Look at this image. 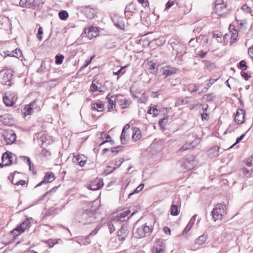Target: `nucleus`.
<instances>
[{"mask_svg": "<svg viewBox=\"0 0 253 253\" xmlns=\"http://www.w3.org/2000/svg\"><path fill=\"white\" fill-rule=\"evenodd\" d=\"M106 99L107 101V111L108 112H111L115 110L116 106V101L115 99V96L109 93L106 96Z\"/></svg>", "mask_w": 253, "mask_h": 253, "instance_id": "nucleus-11", "label": "nucleus"}, {"mask_svg": "<svg viewBox=\"0 0 253 253\" xmlns=\"http://www.w3.org/2000/svg\"><path fill=\"white\" fill-rule=\"evenodd\" d=\"M163 230L165 233L167 234L170 235V229L167 226H165L163 228Z\"/></svg>", "mask_w": 253, "mask_h": 253, "instance_id": "nucleus-63", "label": "nucleus"}, {"mask_svg": "<svg viewBox=\"0 0 253 253\" xmlns=\"http://www.w3.org/2000/svg\"><path fill=\"white\" fill-rule=\"evenodd\" d=\"M116 104L121 107L122 109L127 108L129 106V103L127 99L122 95L120 94L115 95Z\"/></svg>", "mask_w": 253, "mask_h": 253, "instance_id": "nucleus-15", "label": "nucleus"}, {"mask_svg": "<svg viewBox=\"0 0 253 253\" xmlns=\"http://www.w3.org/2000/svg\"><path fill=\"white\" fill-rule=\"evenodd\" d=\"M95 57V55H93L91 58L89 60H87L85 61V63L84 64V65L83 66V68H85L88 65H89L91 62V61L93 59H94V58Z\"/></svg>", "mask_w": 253, "mask_h": 253, "instance_id": "nucleus-58", "label": "nucleus"}, {"mask_svg": "<svg viewBox=\"0 0 253 253\" xmlns=\"http://www.w3.org/2000/svg\"><path fill=\"white\" fill-rule=\"evenodd\" d=\"M241 75L246 81L248 80L251 77L250 75H249L248 73L245 72H241Z\"/></svg>", "mask_w": 253, "mask_h": 253, "instance_id": "nucleus-55", "label": "nucleus"}, {"mask_svg": "<svg viewBox=\"0 0 253 253\" xmlns=\"http://www.w3.org/2000/svg\"><path fill=\"white\" fill-rule=\"evenodd\" d=\"M230 31L231 33L230 39L232 42H234L237 39L238 36V33L237 30L235 29L234 26H230Z\"/></svg>", "mask_w": 253, "mask_h": 253, "instance_id": "nucleus-33", "label": "nucleus"}, {"mask_svg": "<svg viewBox=\"0 0 253 253\" xmlns=\"http://www.w3.org/2000/svg\"><path fill=\"white\" fill-rule=\"evenodd\" d=\"M91 109L93 112H101L104 110V103L100 100H96L92 101L90 104Z\"/></svg>", "mask_w": 253, "mask_h": 253, "instance_id": "nucleus-10", "label": "nucleus"}, {"mask_svg": "<svg viewBox=\"0 0 253 253\" xmlns=\"http://www.w3.org/2000/svg\"><path fill=\"white\" fill-rule=\"evenodd\" d=\"M144 184H140L139 186L137 187V188L135 189V190L128 194V197L130 198L131 196L135 193H138L141 191L144 188Z\"/></svg>", "mask_w": 253, "mask_h": 253, "instance_id": "nucleus-42", "label": "nucleus"}, {"mask_svg": "<svg viewBox=\"0 0 253 253\" xmlns=\"http://www.w3.org/2000/svg\"><path fill=\"white\" fill-rule=\"evenodd\" d=\"M112 20L115 25L120 29H123L125 27V19L123 17L118 15H114L112 17Z\"/></svg>", "mask_w": 253, "mask_h": 253, "instance_id": "nucleus-19", "label": "nucleus"}, {"mask_svg": "<svg viewBox=\"0 0 253 253\" xmlns=\"http://www.w3.org/2000/svg\"><path fill=\"white\" fill-rule=\"evenodd\" d=\"M103 185V182L101 179H95L90 183L89 187L92 190H97L101 188Z\"/></svg>", "mask_w": 253, "mask_h": 253, "instance_id": "nucleus-23", "label": "nucleus"}, {"mask_svg": "<svg viewBox=\"0 0 253 253\" xmlns=\"http://www.w3.org/2000/svg\"><path fill=\"white\" fill-rule=\"evenodd\" d=\"M207 54V52H204V51H200L198 53V55L201 58H204Z\"/></svg>", "mask_w": 253, "mask_h": 253, "instance_id": "nucleus-60", "label": "nucleus"}, {"mask_svg": "<svg viewBox=\"0 0 253 253\" xmlns=\"http://www.w3.org/2000/svg\"><path fill=\"white\" fill-rule=\"evenodd\" d=\"M144 7H148L149 5V1H138Z\"/></svg>", "mask_w": 253, "mask_h": 253, "instance_id": "nucleus-56", "label": "nucleus"}, {"mask_svg": "<svg viewBox=\"0 0 253 253\" xmlns=\"http://www.w3.org/2000/svg\"><path fill=\"white\" fill-rule=\"evenodd\" d=\"M225 208L224 203H218L214 206L212 211V218L214 221L222 219V215L225 212Z\"/></svg>", "mask_w": 253, "mask_h": 253, "instance_id": "nucleus-2", "label": "nucleus"}, {"mask_svg": "<svg viewBox=\"0 0 253 253\" xmlns=\"http://www.w3.org/2000/svg\"><path fill=\"white\" fill-rule=\"evenodd\" d=\"M154 253H165V243L160 239L157 240L154 246Z\"/></svg>", "mask_w": 253, "mask_h": 253, "instance_id": "nucleus-18", "label": "nucleus"}, {"mask_svg": "<svg viewBox=\"0 0 253 253\" xmlns=\"http://www.w3.org/2000/svg\"><path fill=\"white\" fill-rule=\"evenodd\" d=\"M124 159L123 158L119 157L116 158L114 160V167L113 169H116L118 168L121 165V164L124 162Z\"/></svg>", "mask_w": 253, "mask_h": 253, "instance_id": "nucleus-36", "label": "nucleus"}, {"mask_svg": "<svg viewBox=\"0 0 253 253\" xmlns=\"http://www.w3.org/2000/svg\"><path fill=\"white\" fill-rule=\"evenodd\" d=\"M59 18L63 20H66L69 17V14L66 11L63 10L59 12Z\"/></svg>", "mask_w": 253, "mask_h": 253, "instance_id": "nucleus-43", "label": "nucleus"}, {"mask_svg": "<svg viewBox=\"0 0 253 253\" xmlns=\"http://www.w3.org/2000/svg\"><path fill=\"white\" fill-rule=\"evenodd\" d=\"M246 135V133L244 134H242L241 136H240L239 137L237 138V139H236V142L233 144L230 147V148H231L232 147H233L234 146H235L237 144H238V143H239L243 139V138L244 137L245 135Z\"/></svg>", "mask_w": 253, "mask_h": 253, "instance_id": "nucleus-54", "label": "nucleus"}, {"mask_svg": "<svg viewBox=\"0 0 253 253\" xmlns=\"http://www.w3.org/2000/svg\"><path fill=\"white\" fill-rule=\"evenodd\" d=\"M239 68L243 70H246L247 69L248 66L245 60H242L240 62Z\"/></svg>", "mask_w": 253, "mask_h": 253, "instance_id": "nucleus-51", "label": "nucleus"}, {"mask_svg": "<svg viewBox=\"0 0 253 253\" xmlns=\"http://www.w3.org/2000/svg\"><path fill=\"white\" fill-rule=\"evenodd\" d=\"M146 66L149 72L152 73L155 69L156 64L153 61H149L146 63Z\"/></svg>", "mask_w": 253, "mask_h": 253, "instance_id": "nucleus-37", "label": "nucleus"}, {"mask_svg": "<svg viewBox=\"0 0 253 253\" xmlns=\"http://www.w3.org/2000/svg\"><path fill=\"white\" fill-rule=\"evenodd\" d=\"M205 64L207 69L209 70H213L216 67L215 64L214 63L209 61H206Z\"/></svg>", "mask_w": 253, "mask_h": 253, "instance_id": "nucleus-46", "label": "nucleus"}, {"mask_svg": "<svg viewBox=\"0 0 253 253\" xmlns=\"http://www.w3.org/2000/svg\"><path fill=\"white\" fill-rule=\"evenodd\" d=\"M15 158L14 155L9 151L4 153L1 157L2 162L0 163V167L2 168L4 166L11 165Z\"/></svg>", "mask_w": 253, "mask_h": 253, "instance_id": "nucleus-6", "label": "nucleus"}, {"mask_svg": "<svg viewBox=\"0 0 253 253\" xmlns=\"http://www.w3.org/2000/svg\"><path fill=\"white\" fill-rule=\"evenodd\" d=\"M207 240V237L204 235L199 236L195 240V243L198 245H201L204 243Z\"/></svg>", "mask_w": 253, "mask_h": 253, "instance_id": "nucleus-39", "label": "nucleus"}, {"mask_svg": "<svg viewBox=\"0 0 253 253\" xmlns=\"http://www.w3.org/2000/svg\"><path fill=\"white\" fill-rule=\"evenodd\" d=\"M193 226V223L189 222L183 231V234H187L189 231L191 229Z\"/></svg>", "mask_w": 253, "mask_h": 253, "instance_id": "nucleus-50", "label": "nucleus"}, {"mask_svg": "<svg viewBox=\"0 0 253 253\" xmlns=\"http://www.w3.org/2000/svg\"><path fill=\"white\" fill-rule=\"evenodd\" d=\"M64 56L63 55H58L55 56V63L58 65L61 64L63 63Z\"/></svg>", "mask_w": 253, "mask_h": 253, "instance_id": "nucleus-45", "label": "nucleus"}, {"mask_svg": "<svg viewBox=\"0 0 253 253\" xmlns=\"http://www.w3.org/2000/svg\"><path fill=\"white\" fill-rule=\"evenodd\" d=\"M81 11L87 18L90 19L95 17L98 13V10L96 7L90 6H82Z\"/></svg>", "mask_w": 253, "mask_h": 253, "instance_id": "nucleus-4", "label": "nucleus"}, {"mask_svg": "<svg viewBox=\"0 0 253 253\" xmlns=\"http://www.w3.org/2000/svg\"><path fill=\"white\" fill-rule=\"evenodd\" d=\"M23 174L17 171H14L9 176V179L11 180L12 183L14 184L16 182L21 179Z\"/></svg>", "mask_w": 253, "mask_h": 253, "instance_id": "nucleus-27", "label": "nucleus"}, {"mask_svg": "<svg viewBox=\"0 0 253 253\" xmlns=\"http://www.w3.org/2000/svg\"><path fill=\"white\" fill-rule=\"evenodd\" d=\"M17 1L18 2V4L16 3L15 4L17 5H20L22 7L33 9L35 7V5L34 4L33 2H30V1Z\"/></svg>", "mask_w": 253, "mask_h": 253, "instance_id": "nucleus-31", "label": "nucleus"}, {"mask_svg": "<svg viewBox=\"0 0 253 253\" xmlns=\"http://www.w3.org/2000/svg\"><path fill=\"white\" fill-rule=\"evenodd\" d=\"M181 167L186 170H191L194 168L193 162L189 161L188 159H185L181 165Z\"/></svg>", "mask_w": 253, "mask_h": 253, "instance_id": "nucleus-30", "label": "nucleus"}, {"mask_svg": "<svg viewBox=\"0 0 253 253\" xmlns=\"http://www.w3.org/2000/svg\"><path fill=\"white\" fill-rule=\"evenodd\" d=\"M6 21V18L2 16H0V29H2L3 28V25L4 22Z\"/></svg>", "mask_w": 253, "mask_h": 253, "instance_id": "nucleus-53", "label": "nucleus"}, {"mask_svg": "<svg viewBox=\"0 0 253 253\" xmlns=\"http://www.w3.org/2000/svg\"><path fill=\"white\" fill-rule=\"evenodd\" d=\"M153 230V225L150 223H146L139 227H137L134 232V235L137 238L145 237L146 234L150 233Z\"/></svg>", "mask_w": 253, "mask_h": 253, "instance_id": "nucleus-1", "label": "nucleus"}, {"mask_svg": "<svg viewBox=\"0 0 253 253\" xmlns=\"http://www.w3.org/2000/svg\"><path fill=\"white\" fill-rule=\"evenodd\" d=\"M132 140L134 141L138 140L141 138V131L136 127H132L130 129Z\"/></svg>", "mask_w": 253, "mask_h": 253, "instance_id": "nucleus-22", "label": "nucleus"}, {"mask_svg": "<svg viewBox=\"0 0 253 253\" xmlns=\"http://www.w3.org/2000/svg\"><path fill=\"white\" fill-rule=\"evenodd\" d=\"M55 179V176L54 174L51 171L45 173L43 179L42 181L37 186L41 185L44 183H50L54 181Z\"/></svg>", "mask_w": 253, "mask_h": 253, "instance_id": "nucleus-25", "label": "nucleus"}, {"mask_svg": "<svg viewBox=\"0 0 253 253\" xmlns=\"http://www.w3.org/2000/svg\"><path fill=\"white\" fill-rule=\"evenodd\" d=\"M128 234V231L126 226H122L118 232L119 240L124 241L126 239Z\"/></svg>", "mask_w": 253, "mask_h": 253, "instance_id": "nucleus-26", "label": "nucleus"}, {"mask_svg": "<svg viewBox=\"0 0 253 253\" xmlns=\"http://www.w3.org/2000/svg\"><path fill=\"white\" fill-rule=\"evenodd\" d=\"M130 128V126L129 124L126 125L122 130V134L121 135V140L122 143H124V141L125 142L126 140L129 137V135L126 133V131L128 130Z\"/></svg>", "mask_w": 253, "mask_h": 253, "instance_id": "nucleus-28", "label": "nucleus"}, {"mask_svg": "<svg viewBox=\"0 0 253 253\" xmlns=\"http://www.w3.org/2000/svg\"><path fill=\"white\" fill-rule=\"evenodd\" d=\"M241 8L245 12L253 15V10H252V7L249 6L248 4H244L242 6Z\"/></svg>", "mask_w": 253, "mask_h": 253, "instance_id": "nucleus-41", "label": "nucleus"}, {"mask_svg": "<svg viewBox=\"0 0 253 253\" xmlns=\"http://www.w3.org/2000/svg\"><path fill=\"white\" fill-rule=\"evenodd\" d=\"M30 220L26 218L20 225L13 230L11 233L14 237H17L30 227Z\"/></svg>", "mask_w": 253, "mask_h": 253, "instance_id": "nucleus-5", "label": "nucleus"}, {"mask_svg": "<svg viewBox=\"0 0 253 253\" xmlns=\"http://www.w3.org/2000/svg\"><path fill=\"white\" fill-rule=\"evenodd\" d=\"M14 94L13 92H7L5 93L3 97V101L5 105L7 106L11 107L14 104Z\"/></svg>", "mask_w": 253, "mask_h": 253, "instance_id": "nucleus-16", "label": "nucleus"}, {"mask_svg": "<svg viewBox=\"0 0 253 253\" xmlns=\"http://www.w3.org/2000/svg\"><path fill=\"white\" fill-rule=\"evenodd\" d=\"M87 160V158L84 155L74 154L72 162L75 165L83 167L85 165Z\"/></svg>", "mask_w": 253, "mask_h": 253, "instance_id": "nucleus-12", "label": "nucleus"}, {"mask_svg": "<svg viewBox=\"0 0 253 253\" xmlns=\"http://www.w3.org/2000/svg\"><path fill=\"white\" fill-rule=\"evenodd\" d=\"M194 146L191 143H186L179 149V151H184L193 148Z\"/></svg>", "mask_w": 253, "mask_h": 253, "instance_id": "nucleus-38", "label": "nucleus"}, {"mask_svg": "<svg viewBox=\"0 0 253 253\" xmlns=\"http://www.w3.org/2000/svg\"><path fill=\"white\" fill-rule=\"evenodd\" d=\"M2 136L6 144L9 145L14 143L16 140V135L14 131L11 129L5 131Z\"/></svg>", "mask_w": 253, "mask_h": 253, "instance_id": "nucleus-9", "label": "nucleus"}, {"mask_svg": "<svg viewBox=\"0 0 253 253\" xmlns=\"http://www.w3.org/2000/svg\"><path fill=\"white\" fill-rule=\"evenodd\" d=\"M90 243V241L89 239L88 238V236L87 237L85 238L84 241L83 242V245H87Z\"/></svg>", "mask_w": 253, "mask_h": 253, "instance_id": "nucleus-64", "label": "nucleus"}, {"mask_svg": "<svg viewBox=\"0 0 253 253\" xmlns=\"http://www.w3.org/2000/svg\"><path fill=\"white\" fill-rule=\"evenodd\" d=\"M202 119L203 120H208V115L206 113V110L203 114H201Z\"/></svg>", "mask_w": 253, "mask_h": 253, "instance_id": "nucleus-61", "label": "nucleus"}, {"mask_svg": "<svg viewBox=\"0 0 253 253\" xmlns=\"http://www.w3.org/2000/svg\"><path fill=\"white\" fill-rule=\"evenodd\" d=\"M246 111L242 109L237 110L234 120L237 124L241 125L245 121Z\"/></svg>", "mask_w": 253, "mask_h": 253, "instance_id": "nucleus-17", "label": "nucleus"}, {"mask_svg": "<svg viewBox=\"0 0 253 253\" xmlns=\"http://www.w3.org/2000/svg\"><path fill=\"white\" fill-rule=\"evenodd\" d=\"M174 4L173 1H168L166 5V8L165 9H168L171 6H172Z\"/></svg>", "mask_w": 253, "mask_h": 253, "instance_id": "nucleus-59", "label": "nucleus"}, {"mask_svg": "<svg viewBox=\"0 0 253 253\" xmlns=\"http://www.w3.org/2000/svg\"><path fill=\"white\" fill-rule=\"evenodd\" d=\"M180 200L178 199L177 201H173L170 208V214L172 215H177L179 213V207L180 206Z\"/></svg>", "mask_w": 253, "mask_h": 253, "instance_id": "nucleus-21", "label": "nucleus"}, {"mask_svg": "<svg viewBox=\"0 0 253 253\" xmlns=\"http://www.w3.org/2000/svg\"><path fill=\"white\" fill-rule=\"evenodd\" d=\"M122 151V147L121 146L113 147L111 148V151L112 153L117 154L118 153Z\"/></svg>", "mask_w": 253, "mask_h": 253, "instance_id": "nucleus-52", "label": "nucleus"}, {"mask_svg": "<svg viewBox=\"0 0 253 253\" xmlns=\"http://www.w3.org/2000/svg\"><path fill=\"white\" fill-rule=\"evenodd\" d=\"M28 182V180H22L21 179L16 182L14 185L17 186H21L23 187H27Z\"/></svg>", "mask_w": 253, "mask_h": 253, "instance_id": "nucleus-40", "label": "nucleus"}, {"mask_svg": "<svg viewBox=\"0 0 253 253\" xmlns=\"http://www.w3.org/2000/svg\"><path fill=\"white\" fill-rule=\"evenodd\" d=\"M167 120V118H164L163 119H161L159 120V125L161 127H164V125H163V124L164 123V122L165 120Z\"/></svg>", "mask_w": 253, "mask_h": 253, "instance_id": "nucleus-62", "label": "nucleus"}, {"mask_svg": "<svg viewBox=\"0 0 253 253\" xmlns=\"http://www.w3.org/2000/svg\"><path fill=\"white\" fill-rule=\"evenodd\" d=\"M227 3L224 1H215L213 12L218 16L222 15L226 11Z\"/></svg>", "mask_w": 253, "mask_h": 253, "instance_id": "nucleus-7", "label": "nucleus"}, {"mask_svg": "<svg viewBox=\"0 0 253 253\" xmlns=\"http://www.w3.org/2000/svg\"><path fill=\"white\" fill-rule=\"evenodd\" d=\"M41 155L43 158H48L50 156L51 153L48 150L43 149L41 153Z\"/></svg>", "mask_w": 253, "mask_h": 253, "instance_id": "nucleus-44", "label": "nucleus"}, {"mask_svg": "<svg viewBox=\"0 0 253 253\" xmlns=\"http://www.w3.org/2000/svg\"><path fill=\"white\" fill-rule=\"evenodd\" d=\"M219 148L217 146L212 147L209 151V156L211 158L217 156Z\"/></svg>", "mask_w": 253, "mask_h": 253, "instance_id": "nucleus-34", "label": "nucleus"}, {"mask_svg": "<svg viewBox=\"0 0 253 253\" xmlns=\"http://www.w3.org/2000/svg\"><path fill=\"white\" fill-rule=\"evenodd\" d=\"M101 137L102 139H105V140L102 142L100 145L99 146H101L102 145L107 143V142H110L111 144H114V142L113 140H112V138L111 136L105 132H102L101 134Z\"/></svg>", "mask_w": 253, "mask_h": 253, "instance_id": "nucleus-32", "label": "nucleus"}, {"mask_svg": "<svg viewBox=\"0 0 253 253\" xmlns=\"http://www.w3.org/2000/svg\"><path fill=\"white\" fill-rule=\"evenodd\" d=\"M102 86V83L100 80L96 78L92 82L91 85H90V89L91 91L94 92L99 91L101 92L102 90L100 89Z\"/></svg>", "mask_w": 253, "mask_h": 253, "instance_id": "nucleus-24", "label": "nucleus"}, {"mask_svg": "<svg viewBox=\"0 0 253 253\" xmlns=\"http://www.w3.org/2000/svg\"><path fill=\"white\" fill-rule=\"evenodd\" d=\"M161 70L162 71V75L164 76L165 78L174 75L178 72L177 68L169 66L163 67L161 68Z\"/></svg>", "mask_w": 253, "mask_h": 253, "instance_id": "nucleus-14", "label": "nucleus"}, {"mask_svg": "<svg viewBox=\"0 0 253 253\" xmlns=\"http://www.w3.org/2000/svg\"><path fill=\"white\" fill-rule=\"evenodd\" d=\"M245 164L246 167L243 168V172L246 175H251L253 173V156L247 159Z\"/></svg>", "mask_w": 253, "mask_h": 253, "instance_id": "nucleus-8", "label": "nucleus"}, {"mask_svg": "<svg viewBox=\"0 0 253 253\" xmlns=\"http://www.w3.org/2000/svg\"><path fill=\"white\" fill-rule=\"evenodd\" d=\"M248 54L250 57L253 59V45L248 49Z\"/></svg>", "mask_w": 253, "mask_h": 253, "instance_id": "nucleus-57", "label": "nucleus"}, {"mask_svg": "<svg viewBox=\"0 0 253 253\" xmlns=\"http://www.w3.org/2000/svg\"><path fill=\"white\" fill-rule=\"evenodd\" d=\"M147 113L152 115L153 117H156L159 114V111L157 109V106H153L150 108Z\"/></svg>", "mask_w": 253, "mask_h": 253, "instance_id": "nucleus-35", "label": "nucleus"}, {"mask_svg": "<svg viewBox=\"0 0 253 253\" xmlns=\"http://www.w3.org/2000/svg\"><path fill=\"white\" fill-rule=\"evenodd\" d=\"M131 211L130 210H126L120 212H119L117 215V219L118 220L123 222L126 220V218H129L130 216L133 215L135 213L134 211L132 212L129 216H128Z\"/></svg>", "mask_w": 253, "mask_h": 253, "instance_id": "nucleus-20", "label": "nucleus"}, {"mask_svg": "<svg viewBox=\"0 0 253 253\" xmlns=\"http://www.w3.org/2000/svg\"><path fill=\"white\" fill-rule=\"evenodd\" d=\"M11 74L8 71H1L0 72V82L3 84L11 85L10 79Z\"/></svg>", "mask_w": 253, "mask_h": 253, "instance_id": "nucleus-13", "label": "nucleus"}, {"mask_svg": "<svg viewBox=\"0 0 253 253\" xmlns=\"http://www.w3.org/2000/svg\"><path fill=\"white\" fill-rule=\"evenodd\" d=\"M35 102L30 103L29 104L26 105L22 110V113L24 117L31 115L33 109V104Z\"/></svg>", "mask_w": 253, "mask_h": 253, "instance_id": "nucleus-29", "label": "nucleus"}, {"mask_svg": "<svg viewBox=\"0 0 253 253\" xmlns=\"http://www.w3.org/2000/svg\"><path fill=\"white\" fill-rule=\"evenodd\" d=\"M127 66H123L121 68V69L120 70H119L118 71L116 72H113V74L114 75H123L124 74H125L126 71H123V70L125 69Z\"/></svg>", "mask_w": 253, "mask_h": 253, "instance_id": "nucleus-48", "label": "nucleus"}, {"mask_svg": "<svg viewBox=\"0 0 253 253\" xmlns=\"http://www.w3.org/2000/svg\"><path fill=\"white\" fill-rule=\"evenodd\" d=\"M43 34V30L42 27H40L38 30V32L37 34V38L39 41H42V35Z\"/></svg>", "mask_w": 253, "mask_h": 253, "instance_id": "nucleus-49", "label": "nucleus"}, {"mask_svg": "<svg viewBox=\"0 0 253 253\" xmlns=\"http://www.w3.org/2000/svg\"><path fill=\"white\" fill-rule=\"evenodd\" d=\"M222 34L219 32L217 34H213L212 35V38L216 39L217 42H222Z\"/></svg>", "mask_w": 253, "mask_h": 253, "instance_id": "nucleus-47", "label": "nucleus"}, {"mask_svg": "<svg viewBox=\"0 0 253 253\" xmlns=\"http://www.w3.org/2000/svg\"><path fill=\"white\" fill-rule=\"evenodd\" d=\"M99 30L97 27L92 26L85 27L84 29V36L89 40L97 37L99 35Z\"/></svg>", "mask_w": 253, "mask_h": 253, "instance_id": "nucleus-3", "label": "nucleus"}]
</instances>
